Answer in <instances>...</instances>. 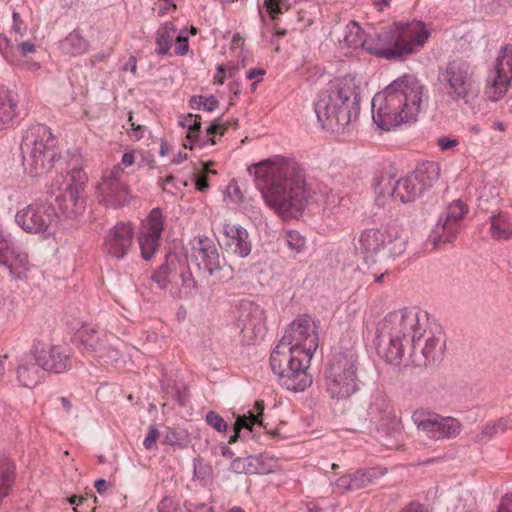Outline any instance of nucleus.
I'll list each match as a JSON object with an SVG mask.
<instances>
[{
  "instance_id": "58",
  "label": "nucleus",
  "mask_w": 512,
  "mask_h": 512,
  "mask_svg": "<svg viewBox=\"0 0 512 512\" xmlns=\"http://www.w3.org/2000/svg\"><path fill=\"white\" fill-rule=\"evenodd\" d=\"M186 506L189 512H212V508L206 504H195L189 502Z\"/></svg>"
},
{
  "instance_id": "62",
  "label": "nucleus",
  "mask_w": 512,
  "mask_h": 512,
  "mask_svg": "<svg viewBox=\"0 0 512 512\" xmlns=\"http://www.w3.org/2000/svg\"><path fill=\"white\" fill-rule=\"evenodd\" d=\"M135 161L134 154L132 152H126L122 156L121 163L119 164L121 167L122 165L128 167L131 166Z\"/></svg>"
},
{
  "instance_id": "17",
  "label": "nucleus",
  "mask_w": 512,
  "mask_h": 512,
  "mask_svg": "<svg viewBox=\"0 0 512 512\" xmlns=\"http://www.w3.org/2000/svg\"><path fill=\"white\" fill-rule=\"evenodd\" d=\"M401 61L419 52L431 36L427 25L419 20L394 23Z\"/></svg>"
},
{
  "instance_id": "59",
  "label": "nucleus",
  "mask_w": 512,
  "mask_h": 512,
  "mask_svg": "<svg viewBox=\"0 0 512 512\" xmlns=\"http://www.w3.org/2000/svg\"><path fill=\"white\" fill-rule=\"evenodd\" d=\"M299 510L301 512H322V509L319 507V505L314 502L303 503L299 507Z\"/></svg>"
},
{
  "instance_id": "44",
  "label": "nucleus",
  "mask_w": 512,
  "mask_h": 512,
  "mask_svg": "<svg viewBox=\"0 0 512 512\" xmlns=\"http://www.w3.org/2000/svg\"><path fill=\"white\" fill-rule=\"evenodd\" d=\"M206 423L219 433H226L228 424L222 416L214 411H209L205 416Z\"/></svg>"
},
{
  "instance_id": "2",
  "label": "nucleus",
  "mask_w": 512,
  "mask_h": 512,
  "mask_svg": "<svg viewBox=\"0 0 512 512\" xmlns=\"http://www.w3.org/2000/svg\"><path fill=\"white\" fill-rule=\"evenodd\" d=\"M254 176L265 203L278 215L296 217L309 198L305 174L293 159L276 156L254 166Z\"/></svg>"
},
{
  "instance_id": "27",
  "label": "nucleus",
  "mask_w": 512,
  "mask_h": 512,
  "mask_svg": "<svg viewBox=\"0 0 512 512\" xmlns=\"http://www.w3.org/2000/svg\"><path fill=\"white\" fill-rule=\"evenodd\" d=\"M38 356L42 370L62 373L71 368L69 353L59 346H52L48 350L38 351Z\"/></svg>"
},
{
  "instance_id": "4",
  "label": "nucleus",
  "mask_w": 512,
  "mask_h": 512,
  "mask_svg": "<svg viewBox=\"0 0 512 512\" xmlns=\"http://www.w3.org/2000/svg\"><path fill=\"white\" fill-rule=\"evenodd\" d=\"M361 85L351 75L331 80L319 93L314 110L323 129L332 133L344 129L356 120L360 113Z\"/></svg>"
},
{
  "instance_id": "1",
  "label": "nucleus",
  "mask_w": 512,
  "mask_h": 512,
  "mask_svg": "<svg viewBox=\"0 0 512 512\" xmlns=\"http://www.w3.org/2000/svg\"><path fill=\"white\" fill-rule=\"evenodd\" d=\"M376 350L394 365L427 366L442 357L445 335L440 326L429 323L425 313L403 308L390 312L378 324Z\"/></svg>"
},
{
  "instance_id": "45",
  "label": "nucleus",
  "mask_w": 512,
  "mask_h": 512,
  "mask_svg": "<svg viewBox=\"0 0 512 512\" xmlns=\"http://www.w3.org/2000/svg\"><path fill=\"white\" fill-rule=\"evenodd\" d=\"M482 6L490 13H505L511 6L512 0H481Z\"/></svg>"
},
{
  "instance_id": "30",
  "label": "nucleus",
  "mask_w": 512,
  "mask_h": 512,
  "mask_svg": "<svg viewBox=\"0 0 512 512\" xmlns=\"http://www.w3.org/2000/svg\"><path fill=\"white\" fill-rule=\"evenodd\" d=\"M15 94L0 84V130L6 128L16 116Z\"/></svg>"
},
{
  "instance_id": "33",
  "label": "nucleus",
  "mask_w": 512,
  "mask_h": 512,
  "mask_svg": "<svg viewBox=\"0 0 512 512\" xmlns=\"http://www.w3.org/2000/svg\"><path fill=\"white\" fill-rule=\"evenodd\" d=\"M60 49L65 54L77 56L89 50V42L79 31L74 30L65 39L60 41Z\"/></svg>"
},
{
  "instance_id": "3",
  "label": "nucleus",
  "mask_w": 512,
  "mask_h": 512,
  "mask_svg": "<svg viewBox=\"0 0 512 512\" xmlns=\"http://www.w3.org/2000/svg\"><path fill=\"white\" fill-rule=\"evenodd\" d=\"M424 87L411 75H404L390 83L372 99V118L382 130H390L402 123L415 121L423 103Z\"/></svg>"
},
{
  "instance_id": "25",
  "label": "nucleus",
  "mask_w": 512,
  "mask_h": 512,
  "mask_svg": "<svg viewBox=\"0 0 512 512\" xmlns=\"http://www.w3.org/2000/svg\"><path fill=\"white\" fill-rule=\"evenodd\" d=\"M17 381L22 387L36 386L42 377L38 351L25 354L18 362L16 368Z\"/></svg>"
},
{
  "instance_id": "63",
  "label": "nucleus",
  "mask_w": 512,
  "mask_h": 512,
  "mask_svg": "<svg viewBox=\"0 0 512 512\" xmlns=\"http://www.w3.org/2000/svg\"><path fill=\"white\" fill-rule=\"evenodd\" d=\"M189 105L194 110H202V95L192 96Z\"/></svg>"
},
{
  "instance_id": "22",
  "label": "nucleus",
  "mask_w": 512,
  "mask_h": 512,
  "mask_svg": "<svg viewBox=\"0 0 512 512\" xmlns=\"http://www.w3.org/2000/svg\"><path fill=\"white\" fill-rule=\"evenodd\" d=\"M370 421L379 432L392 435L400 430V419L395 408L384 398H377L368 408Z\"/></svg>"
},
{
  "instance_id": "34",
  "label": "nucleus",
  "mask_w": 512,
  "mask_h": 512,
  "mask_svg": "<svg viewBox=\"0 0 512 512\" xmlns=\"http://www.w3.org/2000/svg\"><path fill=\"white\" fill-rule=\"evenodd\" d=\"M110 338V342H108L104 348H101L97 357L107 363L119 367L125 363L120 347L124 344L115 335H110Z\"/></svg>"
},
{
  "instance_id": "54",
  "label": "nucleus",
  "mask_w": 512,
  "mask_h": 512,
  "mask_svg": "<svg viewBox=\"0 0 512 512\" xmlns=\"http://www.w3.org/2000/svg\"><path fill=\"white\" fill-rule=\"evenodd\" d=\"M188 52V38L182 36L180 33L176 40L175 53L179 56H184Z\"/></svg>"
},
{
  "instance_id": "21",
  "label": "nucleus",
  "mask_w": 512,
  "mask_h": 512,
  "mask_svg": "<svg viewBox=\"0 0 512 512\" xmlns=\"http://www.w3.org/2000/svg\"><path fill=\"white\" fill-rule=\"evenodd\" d=\"M192 257L199 268H203L210 276H217L222 270L220 255L214 241L207 236L194 238Z\"/></svg>"
},
{
  "instance_id": "6",
  "label": "nucleus",
  "mask_w": 512,
  "mask_h": 512,
  "mask_svg": "<svg viewBox=\"0 0 512 512\" xmlns=\"http://www.w3.org/2000/svg\"><path fill=\"white\" fill-rule=\"evenodd\" d=\"M360 363L353 345H341L334 350L324 371L327 393L336 400L349 399L360 389Z\"/></svg>"
},
{
  "instance_id": "10",
  "label": "nucleus",
  "mask_w": 512,
  "mask_h": 512,
  "mask_svg": "<svg viewBox=\"0 0 512 512\" xmlns=\"http://www.w3.org/2000/svg\"><path fill=\"white\" fill-rule=\"evenodd\" d=\"M87 181L88 177L80 167H74L65 177L60 175L56 178L53 186L61 185L55 201L66 217L75 218L84 212L86 202L83 192Z\"/></svg>"
},
{
  "instance_id": "26",
  "label": "nucleus",
  "mask_w": 512,
  "mask_h": 512,
  "mask_svg": "<svg viewBox=\"0 0 512 512\" xmlns=\"http://www.w3.org/2000/svg\"><path fill=\"white\" fill-rule=\"evenodd\" d=\"M224 235L226 237L225 246L228 251L242 258L250 254L252 245L248 231L245 228L226 224Z\"/></svg>"
},
{
  "instance_id": "49",
  "label": "nucleus",
  "mask_w": 512,
  "mask_h": 512,
  "mask_svg": "<svg viewBox=\"0 0 512 512\" xmlns=\"http://www.w3.org/2000/svg\"><path fill=\"white\" fill-rule=\"evenodd\" d=\"M335 488L341 492H352V478L351 474L343 475L334 482Z\"/></svg>"
},
{
  "instance_id": "50",
  "label": "nucleus",
  "mask_w": 512,
  "mask_h": 512,
  "mask_svg": "<svg viewBox=\"0 0 512 512\" xmlns=\"http://www.w3.org/2000/svg\"><path fill=\"white\" fill-rule=\"evenodd\" d=\"M128 123L130 125V130H128L130 137L136 141L140 140L143 137L144 126L133 122L132 112H129Z\"/></svg>"
},
{
  "instance_id": "64",
  "label": "nucleus",
  "mask_w": 512,
  "mask_h": 512,
  "mask_svg": "<svg viewBox=\"0 0 512 512\" xmlns=\"http://www.w3.org/2000/svg\"><path fill=\"white\" fill-rule=\"evenodd\" d=\"M225 79V68L223 65L217 67V72L214 76L215 83L223 84Z\"/></svg>"
},
{
  "instance_id": "32",
  "label": "nucleus",
  "mask_w": 512,
  "mask_h": 512,
  "mask_svg": "<svg viewBox=\"0 0 512 512\" xmlns=\"http://www.w3.org/2000/svg\"><path fill=\"white\" fill-rule=\"evenodd\" d=\"M490 235L497 241L512 239V221L504 213L498 212L490 217Z\"/></svg>"
},
{
  "instance_id": "35",
  "label": "nucleus",
  "mask_w": 512,
  "mask_h": 512,
  "mask_svg": "<svg viewBox=\"0 0 512 512\" xmlns=\"http://www.w3.org/2000/svg\"><path fill=\"white\" fill-rule=\"evenodd\" d=\"M385 472L386 470L380 468L357 470L351 474L353 491H357L366 488L371 484H375L377 480L385 474Z\"/></svg>"
},
{
  "instance_id": "36",
  "label": "nucleus",
  "mask_w": 512,
  "mask_h": 512,
  "mask_svg": "<svg viewBox=\"0 0 512 512\" xmlns=\"http://www.w3.org/2000/svg\"><path fill=\"white\" fill-rule=\"evenodd\" d=\"M364 30L355 21H351L345 28L343 42L351 48H366V37Z\"/></svg>"
},
{
  "instance_id": "61",
  "label": "nucleus",
  "mask_w": 512,
  "mask_h": 512,
  "mask_svg": "<svg viewBox=\"0 0 512 512\" xmlns=\"http://www.w3.org/2000/svg\"><path fill=\"white\" fill-rule=\"evenodd\" d=\"M402 512H427L423 505L412 502Z\"/></svg>"
},
{
  "instance_id": "20",
  "label": "nucleus",
  "mask_w": 512,
  "mask_h": 512,
  "mask_svg": "<svg viewBox=\"0 0 512 512\" xmlns=\"http://www.w3.org/2000/svg\"><path fill=\"white\" fill-rule=\"evenodd\" d=\"M398 47L394 24L375 35L366 37L365 51L378 58L401 61Z\"/></svg>"
},
{
  "instance_id": "51",
  "label": "nucleus",
  "mask_w": 512,
  "mask_h": 512,
  "mask_svg": "<svg viewBox=\"0 0 512 512\" xmlns=\"http://www.w3.org/2000/svg\"><path fill=\"white\" fill-rule=\"evenodd\" d=\"M15 49H17L23 57L36 51L35 44L32 41H20V38H18V42H15Z\"/></svg>"
},
{
  "instance_id": "14",
  "label": "nucleus",
  "mask_w": 512,
  "mask_h": 512,
  "mask_svg": "<svg viewBox=\"0 0 512 512\" xmlns=\"http://www.w3.org/2000/svg\"><path fill=\"white\" fill-rule=\"evenodd\" d=\"M512 81V46L501 49L495 65L489 70L484 86V95L496 102L508 91Z\"/></svg>"
},
{
  "instance_id": "9",
  "label": "nucleus",
  "mask_w": 512,
  "mask_h": 512,
  "mask_svg": "<svg viewBox=\"0 0 512 512\" xmlns=\"http://www.w3.org/2000/svg\"><path fill=\"white\" fill-rule=\"evenodd\" d=\"M474 75L475 69L471 62L457 57L449 60L440 69L439 79L451 100L467 104L477 96Z\"/></svg>"
},
{
  "instance_id": "37",
  "label": "nucleus",
  "mask_w": 512,
  "mask_h": 512,
  "mask_svg": "<svg viewBox=\"0 0 512 512\" xmlns=\"http://www.w3.org/2000/svg\"><path fill=\"white\" fill-rule=\"evenodd\" d=\"M176 29L174 28L172 23H165L160 26L156 32V53L158 55H166L170 48L172 40L175 36Z\"/></svg>"
},
{
  "instance_id": "23",
  "label": "nucleus",
  "mask_w": 512,
  "mask_h": 512,
  "mask_svg": "<svg viewBox=\"0 0 512 512\" xmlns=\"http://www.w3.org/2000/svg\"><path fill=\"white\" fill-rule=\"evenodd\" d=\"M133 234L130 223H117L104 239V251L112 258L123 259L132 246Z\"/></svg>"
},
{
  "instance_id": "48",
  "label": "nucleus",
  "mask_w": 512,
  "mask_h": 512,
  "mask_svg": "<svg viewBox=\"0 0 512 512\" xmlns=\"http://www.w3.org/2000/svg\"><path fill=\"white\" fill-rule=\"evenodd\" d=\"M225 130H226L225 124H221V123L212 124L207 128L206 136L201 137V139H204L206 141V145L207 144L214 145L216 142H215L214 138L211 136L216 133H219L220 135H224Z\"/></svg>"
},
{
  "instance_id": "31",
  "label": "nucleus",
  "mask_w": 512,
  "mask_h": 512,
  "mask_svg": "<svg viewBox=\"0 0 512 512\" xmlns=\"http://www.w3.org/2000/svg\"><path fill=\"white\" fill-rule=\"evenodd\" d=\"M230 469L238 474H266L269 473L258 456L237 457L230 464Z\"/></svg>"
},
{
  "instance_id": "16",
  "label": "nucleus",
  "mask_w": 512,
  "mask_h": 512,
  "mask_svg": "<svg viewBox=\"0 0 512 512\" xmlns=\"http://www.w3.org/2000/svg\"><path fill=\"white\" fill-rule=\"evenodd\" d=\"M468 212L467 205L461 200L452 202L446 210L444 218H440L428 237L433 247L451 243L460 233L461 222Z\"/></svg>"
},
{
  "instance_id": "29",
  "label": "nucleus",
  "mask_w": 512,
  "mask_h": 512,
  "mask_svg": "<svg viewBox=\"0 0 512 512\" xmlns=\"http://www.w3.org/2000/svg\"><path fill=\"white\" fill-rule=\"evenodd\" d=\"M111 333L104 332L100 336L99 332L94 328L83 327L77 334V338L81 347L87 351L96 352L97 356L100 353L101 348L110 342Z\"/></svg>"
},
{
  "instance_id": "55",
  "label": "nucleus",
  "mask_w": 512,
  "mask_h": 512,
  "mask_svg": "<svg viewBox=\"0 0 512 512\" xmlns=\"http://www.w3.org/2000/svg\"><path fill=\"white\" fill-rule=\"evenodd\" d=\"M437 144L441 148V150H449L456 147L459 142L457 139H451L448 137H440L437 139Z\"/></svg>"
},
{
  "instance_id": "53",
  "label": "nucleus",
  "mask_w": 512,
  "mask_h": 512,
  "mask_svg": "<svg viewBox=\"0 0 512 512\" xmlns=\"http://www.w3.org/2000/svg\"><path fill=\"white\" fill-rule=\"evenodd\" d=\"M218 100L215 96H202V110L212 112L218 107Z\"/></svg>"
},
{
  "instance_id": "56",
  "label": "nucleus",
  "mask_w": 512,
  "mask_h": 512,
  "mask_svg": "<svg viewBox=\"0 0 512 512\" xmlns=\"http://www.w3.org/2000/svg\"><path fill=\"white\" fill-rule=\"evenodd\" d=\"M497 512H512V494H505L501 498Z\"/></svg>"
},
{
  "instance_id": "46",
  "label": "nucleus",
  "mask_w": 512,
  "mask_h": 512,
  "mask_svg": "<svg viewBox=\"0 0 512 512\" xmlns=\"http://www.w3.org/2000/svg\"><path fill=\"white\" fill-rule=\"evenodd\" d=\"M13 24L10 30V34L14 37V41L18 42V38H22L27 31V26L23 23L18 12L12 14Z\"/></svg>"
},
{
  "instance_id": "42",
  "label": "nucleus",
  "mask_w": 512,
  "mask_h": 512,
  "mask_svg": "<svg viewBox=\"0 0 512 512\" xmlns=\"http://www.w3.org/2000/svg\"><path fill=\"white\" fill-rule=\"evenodd\" d=\"M285 237L286 243L291 250L297 253L303 251L306 244V240L298 231L289 230L286 232Z\"/></svg>"
},
{
  "instance_id": "60",
  "label": "nucleus",
  "mask_w": 512,
  "mask_h": 512,
  "mask_svg": "<svg viewBox=\"0 0 512 512\" xmlns=\"http://www.w3.org/2000/svg\"><path fill=\"white\" fill-rule=\"evenodd\" d=\"M195 184H196V188L202 192L205 191L209 187L208 180L205 175L197 176Z\"/></svg>"
},
{
  "instance_id": "19",
  "label": "nucleus",
  "mask_w": 512,
  "mask_h": 512,
  "mask_svg": "<svg viewBox=\"0 0 512 512\" xmlns=\"http://www.w3.org/2000/svg\"><path fill=\"white\" fill-rule=\"evenodd\" d=\"M163 231L162 211L153 208L143 221L138 237L141 256L150 260L159 247L160 236Z\"/></svg>"
},
{
  "instance_id": "43",
  "label": "nucleus",
  "mask_w": 512,
  "mask_h": 512,
  "mask_svg": "<svg viewBox=\"0 0 512 512\" xmlns=\"http://www.w3.org/2000/svg\"><path fill=\"white\" fill-rule=\"evenodd\" d=\"M169 273L170 269L166 263L162 264L157 271H155L151 279L153 282L157 285V287L161 290H164L167 288L168 284L170 283L169 280Z\"/></svg>"
},
{
  "instance_id": "24",
  "label": "nucleus",
  "mask_w": 512,
  "mask_h": 512,
  "mask_svg": "<svg viewBox=\"0 0 512 512\" xmlns=\"http://www.w3.org/2000/svg\"><path fill=\"white\" fill-rule=\"evenodd\" d=\"M237 326L242 330H250L253 334L261 333L265 326L264 309L251 300H241L237 307Z\"/></svg>"
},
{
  "instance_id": "7",
  "label": "nucleus",
  "mask_w": 512,
  "mask_h": 512,
  "mask_svg": "<svg viewBox=\"0 0 512 512\" xmlns=\"http://www.w3.org/2000/svg\"><path fill=\"white\" fill-rule=\"evenodd\" d=\"M20 148L24 169L30 176L45 175L53 168L57 157L56 139L46 125L29 128Z\"/></svg>"
},
{
  "instance_id": "13",
  "label": "nucleus",
  "mask_w": 512,
  "mask_h": 512,
  "mask_svg": "<svg viewBox=\"0 0 512 512\" xmlns=\"http://www.w3.org/2000/svg\"><path fill=\"white\" fill-rule=\"evenodd\" d=\"M412 421L419 432L432 440L455 438L462 429V424L458 419L450 416H441L425 410L414 411Z\"/></svg>"
},
{
  "instance_id": "28",
  "label": "nucleus",
  "mask_w": 512,
  "mask_h": 512,
  "mask_svg": "<svg viewBox=\"0 0 512 512\" xmlns=\"http://www.w3.org/2000/svg\"><path fill=\"white\" fill-rule=\"evenodd\" d=\"M395 179L390 175H381L375 179V202L380 207L391 206L398 201Z\"/></svg>"
},
{
  "instance_id": "57",
  "label": "nucleus",
  "mask_w": 512,
  "mask_h": 512,
  "mask_svg": "<svg viewBox=\"0 0 512 512\" xmlns=\"http://www.w3.org/2000/svg\"><path fill=\"white\" fill-rule=\"evenodd\" d=\"M181 440L180 434L173 429H170L164 438V442L169 445H181Z\"/></svg>"
},
{
  "instance_id": "15",
  "label": "nucleus",
  "mask_w": 512,
  "mask_h": 512,
  "mask_svg": "<svg viewBox=\"0 0 512 512\" xmlns=\"http://www.w3.org/2000/svg\"><path fill=\"white\" fill-rule=\"evenodd\" d=\"M55 208L46 203H34L17 211L15 221L25 232L31 234L50 233L57 224Z\"/></svg>"
},
{
  "instance_id": "47",
  "label": "nucleus",
  "mask_w": 512,
  "mask_h": 512,
  "mask_svg": "<svg viewBox=\"0 0 512 512\" xmlns=\"http://www.w3.org/2000/svg\"><path fill=\"white\" fill-rule=\"evenodd\" d=\"M15 52V41L11 36L8 38L6 35L0 33V53L8 58L14 55Z\"/></svg>"
},
{
  "instance_id": "41",
  "label": "nucleus",
  "mask_w": 512,
  "mask_h": 512,
  "mask_svg": "<svg viewBox=\"0 0 512 512\" xmlns=\"http://www.w3.org/2000/svg\"><path fill=\"white\" fill-rule=\"evenodd\" d=\"M291 5L289 0H264V7L273 19L284 10H288Z\"/></svg>"
},
{
  "instance_id": "12",
  "label": "nucleus",
  "mask_w": 512,
  "mask_h": 512,
  "mask_svg": "<svg viewBox=\"0 0 512 512\" xmlns=\"http://www.w3.org/2000/svg\"><path fill=\"white\" fill-rule=\"evenodd\" d=\"M318 347V336L309 319H296L286 329L274 350L312 357Z\"/></svg>"
},
{
  "instance_id": "38",
  "label": "nucleus",
  "mask_w": 512,
  "mask_h": 512,
  "mask_svg": "<svg viewBox=\"0 0 512 512\" xmlns=\"http://www.w3.org/2000/svg\"><path fill=\"white\" fill-rule=\"evenodd\" d=\"M256 424H261V420H259L257 416H254L251 411H249L247 415L238 416L233 427L234 434L229 438V444L237 442L240 438H245V435H242L241 431L249 430L252 432V428Z\"/></svg>"
},
{
  "instance_id": "52",
  "label": "nucleus",
  "mask_w": 512,
  "mask_h": 512,
  "mask_svg": "<svg viewBox=\"0 0 512 512\" xmlns=\"http://www.w3.org/2000/svg\"><path fill=\"white\" fill-rule=\"evenodd\" d=\"M159 437V431L155 426L149 428L148 434L146 435L143 445L147 450H151L155 447L156 441Z\"/></svg>"
},
{
  "instance_id": "39",
  "label": "nucleus",
  "mask_w": 512,
  "mask_h": 512,
  "mask_svg": "<svg viewBox=\"0 0 512 512\" xmlns=\"http://www.w3.org/2000/svg\"><path fill=\"white\" fill-rule=\"evenodd\" d=\"M199 115H193L189 114L187 117H184L179 121V124L188 129L187 138L193 139L196 137V141H199L200 146H206V141L204 139H201L200 136V128H201V121H200Z\"/></svg>"
},
{
  "instance_id": "5",
  "label": "nucleus",
  "mask_w": 512,
  "mask_h": 512,
  "mask_svg": "<svg viewBox=\"0 0 512 512\" xmlns=\"http://www.w3.org/2000/svg\"><path fill=\"white\" fill-rule=\"evenodd\" d=\"M409 237L402 223L393 220L379 228L365 229L359 237L356 249L363 255L362 263L357 267L363 273L370 270L374 281H382L387 263L401 257L407 249Z\"/></svg>"
},
{
  "instance_id": "40",
  "label": "nucleus",
  "mask_w": 512,
  "mask_h": 512,
  "mask_svg": "<svg viewBox=\"0 0 512 512\" xmlns=\"http://www.w3.org/2000/svg\"><path fill=\"white\" fill-rule=\"evenodd\" d=\"M508 420L500 418L495 422L487 423L480 434L477 435V441L486 442L495 436L498 432H504L507 429Z\"/></svg>"
},
{
  "instance_id": "18",
  "label": "nucleus",
  "mask_w": 512,
  "mask_h": 512,
  "mask_svg": "<svg viewBox=\"0 0 512 512\" xmlns=\"http://www.w3.org/2000/svg\"><path fill=\"white\" fill-rule=\"evenodd\" d=\"M123 168L115 165L105 173L97 186V199L106 207L116 208L126 202L128 188L122 181Z\"/></svg>"
},
{
  "instance_id": "8",
  "label": "nucleus",
  "mask_w": 512,
  "mask_h": 512,
  "mask_svg": "<svg viewBox=\"0 0 512 512\" xmlns=\"http://www.w3.org/2000/svg\"><path fill=\"white\" fill-rule=\"evenodd\" d=\"M310 360V356L273 350L270 355V366L283 388L301 392L312 384V377L308 373Z\"/></svg>"
},
{
  "instance_id": "11",
  "label": "nucleus",
  "mask_w": 512,
  "mask_h": 512,
  "mask_svg": "<svg viewBox=\"0 0 512 512\" xmlns=\"http://www.w3.org/2000/svg\"><path fill=\"white\" fill-rule=\"evenodd\" d=\"M440 176V167L436 162L419 164L409 175L395 180L396 195L401 203H410L430 188Z\"/></svg>"
}]
</instances>
